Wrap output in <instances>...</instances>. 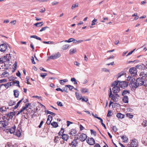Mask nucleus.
Segmentation results:
<instances>
[{
    "instance_id": "5fc2aeb1",
    "label": "nucleus",
    "mask_w": 147,
    "mask_h": 147,
    "mask_svg": "<svg viewBox=\"0 0 147 147\" xmlns=\"http://www.w3.org/2000/svg\"><path fill=\"white\" fill-rule=\"evenodd\" d=\"M112 129L115 132H116L117 131V127L115 126H113L112 128Z\"/></svg>"
},
{
    "instance_id": "1a4fd4ad",
    "label": "nucleus",
    "mask_w": 147,
    "mask_h": 147,
    "mask_svg": "<svg viewBox=\"0 0 147 147\" xmlns=\"http://www.w3.org/2000/svg\"><path fill=\"white\" fill-rule=\"evenodd\" d=\"M61 56V54L59 53H57L55 55L50 56L49 59H55L59 58Z\"/></svg>"
},
{
    "instance_id": "79ce46f5",
    "label": "nucleus",
    "mask_w": 147,
    "mask_h": 147,
    "mask_svg": "<svg viewBox=\"0 0 147 147\" xmlns=\"http://www.w3.org/2000/svg\"><path fill=\"white\" fill-rule=\"evenodd\" d=\"M110 98H111V99L113 101L115 102L116 100L115 99V96L114 95H111L110 96H109Z\"/></svg>"
},
{
    "instance_id": "cd10ccee",
    "label": "nucleus",
    "mask_w": 147,
    "mask_h": 147,
    "mask_svg": "<svg viewBox=\"0 0 147 147\" xmlns=\"http://www.w3.org/2000/svg\"><path fill=\"white\" fill-rule=\"evenodd\" d=\"M51 125L54 127H58V125L57 123L55 122H53L51 123Z\"/></svg>"
},
{
    "instance_id": "3c124183",
    "label": "nucleus",
    "mask_w": 147,
    "mask_h": 147,
    "mask_svg": "<svg viewBox=\"0 0 147 147\" xmlns=\"http://www.w3.org/2000/svg\"><path fill=\"white\" fill-rule=\"evenodd\" d=\"M90 131H91V134H93L94 135V136H96V132L94 131V130H93L92 129L90 130Z\"/></svg>"
},
{
    "instance_id": "4be33fe9",
    "label": "nucleus",
    "mask_w": 147,
    "mask_h": 147,
    "mask_svg": "<svg viewBox=\"0 0 147 147\" xmlns=\"http://www.w3.org/2000/svg\"><path fill=\"white\" fill-rule=\"evenodd\" d=\"M43 24V22H38L34 24V25L36 27H39L42 26Z\"/></svg>"
},
{
    "instance_id": "c03bdc74",
    "label": "nucleus",
    "mask_w": 147,
    "mask_h": 147,
    "mask_svg": "<svg viewBox=\"0 0 147 147\" xmlns=\"http://www.w3.org/2000/svg\"><path fill=\"white\" fill-rule=\"evenodd\" d=\"M14 84H17L16 85L17 86L19 87H20V86L19 85V82L18 80H15L13 81Z\"/></svg>"
},
{
    "instance_id": "a878e982",
    "label": "nucleus",
    "mask_w": 147,
    "mask_h": 147,
    "mask_svg": "<svg viewBox=\"0 0 147 147\" xmlns=\"http://www.w3.org/2000/svg\"><path fill=\"white\" fill-rule=\"evenodd\" d=\"M16 130V127H12L10 129L9 131L10 134H12L13 133L15 132Z\"/></svg>"
},
{
    "instance_id": "f3484780",
    "label": "nucleus",
    "mask_w": 147,
    "mask_h": 147,
    "mask_svg": "<svg viewBox=\"0 0 147 147\" xmlns=\"http://www.w3.org/2000/svg\"><path fill=\"white\" fill-rule=\"evenodd\" d=\"M123 102L125 103H128V98L127 96L125 95L122 99Z\"/></svg>"
},
{
    "instance_id": "338daca9",
    "label": "nucleus",
    "mask_w": 147,
    "mask_h": 147,
    "mask_svg": "<svg viewBox=\"0 0 147 147\" xmlns=\"http://www.w3.org/2000/svg\"><path fill=\"white\" fill-rule=\"evenodd\" d=\"M43 121H42L40 122V123L39 124V125H38V127L39 128H41L42 126L43 125Z\"/></svg>"
},
{
    "instance_id": "9b49d317",
    "label": "nucleus",
    "mask_w": 147,
    "mask_h": 147,
    "mask_svg": "<svg viewBox=\"0 0 147 147\" xmlns=\"http://www.w3.org/2000/svg\"><path fill=\"white\" fill-rule=\"evenodd\" d=\"M77 139H74L71 143H69V145L71 146L72 145V147L73 146L76 147L78 144V143L77 141Z\"/></svg>"
},
{
    "instance_id": "774afa93",
    "label": "nucleus",
    "mask_w": 147,
    "mask_h": 147,
    "mask_svg": "<svg viewBox=\"0 0 147 147\" xmlns=\"http://www.w3.org/2000/svg\"><path fill=\"white\" fill-rule=\"evenodd\" d=\"M16 75L17 76H18V77H20L21 74H20V72L19 71H18V72L16 73Z\"/></svg>"
},
{
    "instance_id": "b1692460",
    "label": "nucleus",
    "mask_w": 147,
    "mask_h": 147,
    "mask_svg": "<svg viewBox=\"0 0 147 147\" xmlns=\"http://www.w3.org/2000/svg\"><path fill=\"white\" fill-rule=\"evenodd\" d=\"M120 81L118 80L115 81L112 84V86H117V85L118 84L119 82Z\"/></svg>"
},
{
    "instance_id": "5701e85b",
    "label": "nucleus",
    "mask_w": 147,
    "mask_h": 147,
    "mask_svg": "<svg viewBox=\"0 0 147 147\" xmlns=\"http://www.w3.org/2000/svg\"><path fill=\"white\" fill-rule=\"evenodd\" d=\"M127 80L130 82V84L131 82H134L135 79L131 76H129L127 78Z\"/></svg>"
},
{
    "instance_id": "69168bd1",
    "label": "nucleus",
    "mask_w": 147,
    "mask_h": 147,
    "mask_svg": "<svg viewBox=\"0 0 147 147\" xmlns=\"http://www.w3.org/2000/svg\"><path fill=\"white\" fill-rule=\"evenodd\" d=\"M74 64L76 66H79L80 63L76 61L74 62Z\"/></svg>"
},
{
    "instance_id": "864d4df0",
    "label": "nucleus",
    "mask_w": 147,
    "mask_h": 147,
    "mask_svg": "<svg viewBox=\"0 0 147 147\" xmlns=\"http://www.w3.org/2000/svg\"><path fill=\"white\" fill-rule=\"evenodd\" d=\"M111 110H109L108 113L107 114V117H110L112 116L111 114Z\"/></svg>"
},
{
    "instance_id": "37998d69",
    "label": "nucleus",
    "mask_w": 147,
    "mask_h": 147,
    "mask_svg": "<svg viewBox=\"0 0 147 147\" xmlns=\"http://www.w3.org/2000/svg\"><path fill=\"white\" fill-rule=\"evenodd\" d=\"M65 87H67L69 89V90H71L72 89L74 88L73 86L70 85H67L65 86Z\"/></svg>"
},
{
    "instance_id": "f03ea898",
    "label": "nucleus",
    "mask_w": 147,
    "mask_h": 147,
    "mask_svg": "<svg viewBox=\"0 0 147 147\" xmlns=\"http://www.w3.org/2000/svg\"><path fill=\"white\" fill-rule=\"evenodd\" d=\"M10 58V54H7L6 56L0 58V63H1L6 61H9Z\"/></svg>"
},
{
    "instance_id": "ddd939ff",
    "label": "nucleus",
    "mask_w": 147,
    "mask_h": 147,
    "mask_svg": "<svg viewBox=\"0 0 147 147\" xmlns=\"http://www.w3.org/2000/svg\"><path fill=\"white\" fill-rule=\"evenodd\" d=\"M8 121L3 120L0 121V124H1L3 127H5L8 124Z\"/></svg>"
},
{
    "instance_id": "6e6d98bb",
    "label": "nucleus",
    "mask_w": 147,
    "mask_h": 147,
    "mask_svg": "<svg viewBox=\"0 0 147 147\" xmlns=\"http://www.w3.org/2000/svg\"><path fill=\"white\" fill-rule=\"evenodd\" d=\"M75 39L73 38H71L68 39V42H74Z\"/></svg>"
},
{
    "instance_id": "bf43d9fd",
    "label": "nucleus",
    "mask_w": 147,
    "mask_h": 147,
    "mask_svg": "<svg viewBox=\"0 0 147 147\" xmlns=\"http://www.w3.org/2000/svg\"><path fill=\"white\" fill-rule=\"evenodd\" d=\"M7 82V80L5 79H3L0 80V83H2V82Z\"/></svg>"
},
{
    "instance_id": "a19ab883",
    "label": "nucleus",
    "mask_w": 147,
    "mask_h": 147,
    "mask_svg": "<svg viewBox=\"0 0 147 147\" xmlns=\"http://www.w3.org/2000/svg\"><path fill=\"white\" fill-rule=\"evenodd\" d=\"M78 7V3H76L75 4H73L71 7V9H74L76 7Z\"/></svg>"
},
{
    "instance_id": "4d7b16f0",
    "label": "nucleus",
    "mask_w": 147,
    "mask_h": 147,
    "mask_svg": "<svg viewBox=\"0 0 147 147\" xmlns=\"http://www.w3.org/2000/svg\"><path fill=\"white\" fill-rule=\"evenodd\" d=\"M57 105L58 106L60 107H62L63 106V105L62 103L61 102L58 101L57 102Z\"/></svg>"
},
{
    "instance_id": "412c9836",
    "label": "nucleus",
    "mask_w": 147,
    "mask_h": 147,
    "mask_svg": "<svg viewBox=\"0 0 147 147\" xmlns=\"http://www.w3.org/2000/svg\"><path fill=\"white\" fill-rule=\"evenodd\" d=\"M77 51L76 48L71 49L70 50L69 54L71 55H72L75 53Z\"/></svg>"
},
{
    "instance_id": "4468645a",
    "label": "nucleus",
    "mask_w": 147,
    "mask_h": 147,
    "mask_svg": "<svg viewBox=\"0 0 147 147\" xmlns=\"http://www.w3.org/2000/svg\"><path fill=\"white\" fill-rule=\"evenodd\" d=\"M52 119V117L50 115H49L48 116V117L47 121V124L48 125L50 124L51 123Z\"/></svg>"
},
{
    "instance_id": "c85d7f7f",
    "label": "nucleus",
    "mask_w": 147,
    "mask_h": 147,
    "mask_svg": "<svg viewBox=\"0 0 147 147\" xmlns=\"http://www.w3.org/2000/svg\"><path fill=\"white\" fill-rule=\"evenodd\" d=\"M16 104V102L12 100H10L8 104L9 106H12Z\"/></svg>"
},
{
    "instance_id": "0eeeda50",
    "label": "nucleus",
    "mask_w": 147,
    "mask_h": 147,
    "mask_svg": "<svg viewBox=\"0 0 147 147\" xmlns=\"http://www.w3.org/2000/svg\"><path fill=\"white\" fill-rule=\"evenodd\" d=\"M128 84L127 82L125 81H122L121 82L120 81L119 84V86L121 88H124L125 87H127L128 86Z\"/></svg>"
},
{
    "instance_id": "09e8293b",
    "label": "nucleus",
    "mask_w": 147,
    "mask_h": 147,
    "mask_svg": "<svg viewBox=\"0 0 147 147\" xmlns=\"http://www.w3.org/2000/svg\"><path fill=\"white\" fill-rule=\"evenodd\" d=\"M102 71L106 72H109V70L108 69H107L105 68H103L102 69Z\"/></svg>"
},
{
    "instance_id": "e2e57ef3",
    "label": "nucleus",
    "mask_w": 147,
    "mask_h": 147,
    "mask_svg": "<svg viewBox=\"0 0 147 147\" xmlns=\"http://www.w3.org/2000/svg\"><path fill=\"white\" fill-rule=\"evenodd\" d=\"M31 60L32 61V62L33 64H36L35 62H34V58L33 57H32L31 58Z\"/></svg>"
},
{
    "instance_id": "8fccbe9b",
    "label": "nucleus",
    "mask_w": 147,
    "mask_h": 147,
    "mask_svg": "<svg viewBox=\"0 0 147 147\" xmlns=\"http://www.w3.org/2000/svg\"><path fill=\"white\" fill-rule=\"evenodd\" d=\"M97 21V20L96 19H94L92 21V23L91 24V25L92 26L94 25H95V22Z\"/></svg>"
},
{
    "instance_id": "de8ad7c7",
    "label": "nucleus",
    "mask_w": 147,
    "mask_h": 147,
    "mask_svg": "<svg viewBox=\"0 0 147 147\" xmlns=\"http://www.w3.org/2000/svg\"><path fill=\"white\" fill-rule=\"evenodd\" d=\"M126 115L127 116V117H128L130 118H131V119L133 117V115L131 114L130 113L126 114Z\"/></svg>"
},
{
    "instance_id": "49530a36",
    "label": "nucleus",
    "mask_w": 147,
    "mask_h": 147,
    "mask_svg": "<svg viewBox=\"0 0 147 147\" xmlns=\"http://www.w3.org/2000/svg\"><path fill=\"white\" fill-rule=\"evenodd\" d=\"M142 125L144 127L147 126V121H144L142 123Z\"/></svg>"
},
{
    "instance_id": "c9c22d12",
    "label": "nucleus",
    "mask_w": 147,
    "mask_h": 147,
    "mask_svg": "<svg viewBox=\"0 0 147 147\" xmlns=\"http://www.w3.org/2000/svg\"><path fill=\"white\" fill-rule=\"evenodd\" d=\"M83 42V40H76L75 39L74 42H73V43L75 44H78L79 43H81Z\"/></svg>"
},
{
    "instance_id": "9d476101",
    "label": "nucleus",
    "mask_w": 147,
    "mask_h": 147,
    "mask_svg": "<svg viewBox=\"0 0 147 147\" xmlns=\"http://www.w3.org/2000/svg\"><path fill=\"white\" fill-rule=\"evenodd\" d=\"M131 146L132 147H136L138 145V142L137 140L134 139L132 140L131 143Z\"/></svg>"
},
{
    "instance_id": "ea45409f",
    "label": "nucleus",
    "mask_w": 147,
    "mask_h": 147,
    "mask_svg": "<svg viewBox=\"0 0 147 147\" xmlns=\"http://www.w3.org/2000/svg\"><path fill=\"white\" fill-rule=\"evenodd\" d=\"M69 45H65L63 46L62 49L64 50H66L69 47Z\"/></svg>"
},
{
    "instance_id": "6e6552de",
    "label": "nucleus",
    "mask_w": 147,
    "mask_h": 147,
    "mask_svg": "<svg viewBox=\"0 0 147 147\" xmlns=\"http://www.w3.org/2000/svg\"><path fill=\"white\" fill-rule=\"evenodd\" d=\"M87 143L90 145H92L95 143V141L93 138H88V140L86 141Z\"/></svg>"
},
{
    "instance_id": "c756f323",
    "label": "nucleus",
    "mask_w": 147,
    "mask_h": 147,
    "mask_svg": "<svg viewBox=\"0 0 147 147\" xmlns=\"http://www.w3.org/2000/svg\"><path fill=\"white\" fill-rule=\"evenodd\" d=\"M80 91L83 93H85L88 92V89L87 88H82L81 89Z\"/></svg>"
},
{
    "instance_id": "f704fd0d",
    "label": "nucleus",
    "mask_w": 147,
    "mask_h": 147,
    "mask_svg": "<svg viewBox=\"0 0 147 147\" xmlns=\"http://www.w3.org/2000/svg\"><path fill=\"white\" fill-rule=\"evenodd\" d=\"M127 93L128 94L129 93V91H128V90H123V91L122 92V95L123 96H124V95H125Z\"/></svg>"
},
{
    "instance_id": "aec40b11",
    "label": "nucleus",
    "mask_w": 147,
    "mask_h": 147,
    "mask_svg": "<svg viewBox=\"0 0 147 147\" xmlns=\"http://www.w3.org/2000/svg\"><path fill=\"white\" fill-rule=\"evenodd\" d=\"M141 78H144L145 79H146V77L147 76V73H145L144 72H141L140 75Z\"/></svg>"
},
{
    "instance_id": "7c9ffc66",
    "label": "nucleus",
    "mask_w": 147,
    "mask_h": 147,
    "mask_svg": "<svg viewBox=\"0 0 147 147\" xmlns=\"http://www.w3.org/2000/svg\"><path fill=\"white\" fill-rule=\"evenodd\" d=\"M122 139L123 140V142H127V140L128 139L126 136H122L121 137Z\"/></svg>"
},
{
    "instance_id": "e433bc0d",
    "label": "nucleus",
    "mask_w": 147,
    "mask_h": 147,
    "mask_svg": "<svg viewBox=\"0 0 147 147\" xmlns=\"http://www.w3.org/2000/svg\"><path fill=\"white\" fill-rule=\"evenodd\" d=\"M64 132V129L62 128L60 131L58 133V134L59 136L63 134V133Z\"/></svg>"
},
{
    "instance_id": "4c0bfd02",
    "label": "nucleus",
    "mask_w": 147,
    "mask_h": 147,
    "mask_svg": "<svg viewBox=\"0 0 147 147\" xmlns=\"http://www.w3.org/2000/svg\"><path fill=\"white\" fill-rule=\"evenodd\" d=\"M60 81H61L60 84L61 85H64V82H67L68 81V80L67 79H65L64 80H60Z\"/></svg>"
},
{
    "instance_id": "2f4dec72",
    "label": "nucleus",
    "mask_w": 147,
    "mask_h": 147,
    "mask_svg": "<svg viewBox=\"0 0 147 147\" xmlns=\"http://www.w3.org/2000/svg\"><path fill=\"white\" fill-rule=\"evenodd\" d=\"M15 135H16L18 137H20L21 135V133L20 130H17L16 131V132L15 134Z\"/></svg>"
},
{
    "instance_id": "6ab92c4d",
    "label": "nucleus",
    "mask_w": 147,
    "mask_h": 147,
    "mask_svg": "<svg viewBox=\"0 0 147 147\" xmlns=\"http://www.w3.org/2000/svg\"><path fill=\"white\" fill-rule=\"evenodd\" d=\"M13 92L15 97L16 98L18 97L19 94V92L18 90H15L13 91Z\"/></svg>"
},
{
    "instance_id": "473e14b6",
    "label": "nucleus",
    "mask_w": 147,
    "mask_h": 147,
    "mask_svg": "<svg viewBox=\"0 0 147 147\" xmlns=\"http://www.w3.org/2000/svg\"><path fill=\"white\" fill-rule=\"evenodd\" d=\"M30 38H34L36 39L39 40H41V39L40 38L38 37V36H36V35L31 36H30Z\"/></svg>"
},
{
    "instance_id": "393cba45",
    "label": "nucleus",
    "mask_w": 147,
    "mask_h": 147,
    "mask_svg": "<svg viewBox=\"0 0 147 147\" xmlns=\"http://www.w3.org/2000/svg\"><path fill=\"white\" fill-rule=\"evenodd\" d=\"M17 62L16 61H15L14 64L13 65V70L12 71V72H13L16 69L17 67Z\"/></svg>"
},
{
    "instance_id": "72a5a7b5",
    "label": "nucleus",
    "mask_w": 147,
    "mask_h": 147,
    "mask_svg": "<svg viewBox=\"0 0 147 147\" xmlns=\"http://www.w3.org/2000/svg\"><path fill=\"white\" fill-rule=\"evenodd\" d=\"M9 75V73L7 71H5L1 74L2 77H5Z\"/></svg>"
},
{
    "instance_id": "603ef678",
    "label": "nucleus",
    "mask_w": 147,
    "mask_h": 147,
    "mask_svg": "<svg viewBox=\"0 0 147 147\" xmlns=\"http://www.w3.org/2000/svg\"><path fill=\"white\" fill-rule=\"evenodd\" d=\"M40 77H41L43 79L46 76V74H40Z\"/></svg>"
},
{
    "instance_id": "dca6fc26",
    "label": "nucleus",
    "mask_w": 147,
    "mask_h": 147,
    "mask_svg": "<svg viewBox=\"0 0 147 147\" xmlns=\"http://www.w3.org/2000/svg\"><path fill=\"white\" fill-rule=\"evenodd\" d=\"M117 117L119 119H122L125 117V115L122 114L120 113H118L117 114Z\"/></svg>"
},
{
    "instance_id": "680f3d73",
    "label": "nucleus",
    "mask_w": 147,
    "mask_h": 147,
    "mask_svg": "<svg viewBox=\"0 0 147 147\" xmlns=\"http://www.w3.org/2000/svg\"><path fill=\"white\" fill-rule=\"evenodd\" d=\"M4 86L5 87V88H7L9 86V83H6V84H5L4 85Z\"/></svg>"
},
{
    "instance_id": "a18cd8bd",
    "label": "nucleus",
    "mask_w": 147,
    "mask_h": 147,
    "mask_svg": "<svg viewBox=\"0 0 147 147\" xmlns=\"http://www.w3.org/2000/svg\"><path fill=\"white\" fill-rule=\"evenodd\" d=\"M47 114H51V115H53V116H54L55 115V114L54 113L49 111H47Z\"/></svg>"
},
{
    "instance_id": "f257e3e1",
    "label": "nucleus",
    "mask_w": 147,
    "mask_h": 147,
    "mask_svg": "<svg viewBox=\"0 0 147 147\" xmlns=\"http://www.w3.org/2000/svg\"><path fill=\"white\" fill-rule=\"evenodd\" d=\"M129 85L133 89H136L139 86H143L147 87V80L144 78H139L136 79V82H131L129 84Z\"/></svg>"
},
{
    "instance_id": "052dcab7",
    "label": "nucleus",
    "mask_w": 147,
    "mask_h": 147,
    "mask_svg": "<svg viewBox=\"0 0 147 147\" xmlns=\"http://www.w3.org/2000/svg\"><path fill=\"white\" fill-rule=\"evenodd\" d=\"M100 122L101 123L102 125L104 127L105 129H106V127L105 125L103 123V121L101 120V121H100Z\"/></svg>"
},
{
    "instance_id": "7ed1b4c3",
    "label": "nucleus",
    "mask_w": 147,
    "mask_h": 147,
    "mask_svg": "<svg viewBox=\"0 0 147 147\" xmlns=\"http://www.w3.org/2000/svg\"><path fill=\"white\" fill-rule=\"evenodd\" d=\"M80 134L79 133L77 134V136H78L77 137V139H79L82 142L84 141L87 138L86 135L85 134H82L80 136L79 135Z\"/></svg>"
},
{
    "instance_id": "f8f14e48",
    "label": "nucleus",
    "mask_w": 147,
    "mask_h": 147,
    "mask_svg": "<svg viewBox=\"0 0 147 147\" xmlns=\"http://www.w3.org/2000/svg\"><path fill=\"white\" fill-rule=\"evenodd\" d=\"M113 92L114 93H117L120 90V88L119 86H115L112 89Z\"/></svg>"
},
{
    "instance_id": "13d9d810",
    "label": "nucleus",
    "mask_w": 147,
    "mask_h": 147,
    "mask_svg": "<svg viewBox=\"0 0 147 147\" xmlns=\"http://www.w3.org/2000/svg\"><path fill=\"white\" fill-rule=\"evenodd\" d=\"M67 127L69 126L70 124H72L73 123L72 122L69 121H67Z\"/></svg>"
},
{
    "instance_id": "20e7f679",
    "label": "nucleus",
    "mask_w": 147,
    "mask_h": 147,
    "mask_svg": "<svg viewBox=\"0 0 147 147\" xmlns=\"http://www.w3.org/2000/svg\"><path fill=\"white\" fill-rule=\"evenodd\" d=\"M129 71L132 76H134L137 75V71L136 68L133 67L130 68Z\"/></svg>"
},
{
    "instance_id": "423d86ee",
    "label": "nucleus",
    "mask_w": 147,
    "mask_h": 147,
    "mask_svg": "<svg viewBox=\"0 0 147 147\" xmlns=\"http://www.w3.org/2000/svg\"><path fill=\"white\" fill-rule=\"evenodd\" d=\"M6 119L7 121H9L10 119H11L15 115V113L13 112H10L6 114Z\"/></svg>"
},
{
    "instance_id": "a211bd4d",
    "label": "nucleus",
    "mask_w": 147,
    "mask_h": 147,
    "mask_svg": "<svg viewBox=\"0 0 147 147\" xmlns=\"http://www.w3.org/2000/svg\"><path fill=\"white\" fill-rule=\"evenodd\" d=\"M76 133V130L74 129H72L70 131L69 134L72 136H75Z\"/></svg>"
},
{
    "instance_id": "0e129e2a",
    "label": "nucleus",
    "mask_w": 147,
    "mask_h": 147,
    "mask_svg": "<svg viewBox=\"0 0 147 147\" xmlns=\"http://www.w3.org/2000/svg\"><path fill=\"white\" fill-rule=\"evenodd\" d=\"M135 49H134L133 51H131L129 53H128V54L126 56L127 57V56L129 55H130L132 54V53L133 52L135 51Z\"/></svg>"
},
{
    "instance_id": "bb28decb",
    "label": "nucleus",
    "mask_w": 147,
    "mask_h": 147,
    "mask_svg": "<svg viewBox=\"0 0 147 147\" xmlns=\"http://www.w3.org/2000/svg\"><path fill=\"white\" fill-rule=\"evenodd\" d=\"M76 94L77 98L78 100H80L82 99V96L81 95H80L79 93H77L76 92Z\"/></svg>"
},
{
    "instance_id": "58836bf2",
    "label": "nucleus",
    "mask_w": 147,
    "mask_h": 147,
    "mask_svg": "<svg viewBox=\"0 0 147 147\" xmlns=\"http://www.w3.org/2000/svg\"><path fill=\"white\" fill-rule=\"evenodd\" d=\"M26 81L25 82V83H26L28 84H31L29 82V76H26Z\"/></svg>"
},
{
    "instance_id": "2eb2a0df",
    "label": "nucleus",
    "mask_w": 147,
    "mask_h": 147,
    "mask_svg": "<svg viewBox=\"0 0 147 147\" xmlns=\"http://www.w3.org/2000/svg\"><path fill=\"white\" fill-rule=\"evenodd\" d=\"M68 136L66 134H63L62 135V138L63 140L67 141L68 139Z\"/></svg>"
},
{
    "instance_id": "39448f33",
    "label": "nucleus",
    "mask_w": 147,
    "mask_h": 147,
    "mask_svg": "<svg viewBox=\"0 0 147 147\" xmlns=\"http://www.w3.org/2000/svg\"><path fill=\"white\" fill-rule=\"evenodd\" d=\"M7 45L8 44L6 43L0 45V51L3 52L5 51L7 48Z\"/></svg>"
}]
</instances>
